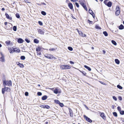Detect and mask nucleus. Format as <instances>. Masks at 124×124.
<instances>
[{
	"mask_svg": "<svg viewBox=\"0 0 124 124\" xmlns=\"http://www.w3.org/2000/svg\"><path fill=\"white\" fill-rule=\"evenodd\" d=\"M3 84L4 86H6V85H7L9 87H10L12 86V82L11 80H6Z\"/></svg>",
	"mask_w": 124,
	"mask_h": 124,
	"instance_id": "obj_1",
	"label": "nucleus"
},
{
	"mask_svg": "<svg viewBox=\"0 0 124 124\" xmlns=\"http://www.w3.org/2000/svg\"><path fill=\"white\" fill-rule=\"evenodd\" d=\"M104 3L109 7H110L112 5V2L108 0H105L104 1Z\"/></svg>",
	"mask_w": 124,
	"mask_h": 124,
	"instance_id": "obj_2",
	"label": "nucleus"
},
{
	"mask_svg": "<svg viewBox=\"0 0 124 124\" xmlns=\"http://www.w3.org/2000/svg\"><path fill=\"white\" fill-rule=\"evenodd\" d=\"M4 88H2V93L4 94L5 93V91L7 92H10V89L8 87H6V86H4Z\"/></svg>",
	"mask_w": 124,
	"mask_h": 124,
	"instance_id": "obj_3",
	"label": "nucleus"
},
{
	"mask_svg": "<svg viewBox=\"0 0 124 124\" xmlns=\"http://www.w3.org/2000/svg\"><path fill=\"white\" fill-rule=\"evenodd\" d=\"M79 2H80V4L84 8V9L85 10H86V11H87L88 10V9L85 4L83 2L79 1Z\"/></svg>",
	"mask_w": 124,
	"mask_h": 124,
	"instance_id": "obj_4",
	"label": "nucleus"
},
{
	"mask_svg": "<svg viewBox=\"0 0 124 124\" xmlns=\"http://www.w3.org/2000/svg\"><path fill=\"white\" fill-rule=\"evenodd\" d=\"M84 117L85 119L88 122L90 123H91L92 122V120L90 119V118L86 116L85 115H84Z\"/></svg>",
	"mask_w": 124,
	"mask_h": 124,
	"instance_id": "obj_5",
	"label": "nucleus"
},
{
	"mask_svg": "<svg viewBox=\"0 0 124 124\" xmlns=\"http://www.w3.org/2000/svg\"><path fill=\"white\" fill-rule=\"evenodd\" d=\"M45 57L48 59H52L53 58L55 59L56 58L54 57L52 55H45Z\"/></svg>",
	"mask_w": 124,
	"mask_h": 124,
	"instance_id": "obj_6",
	"label": "nucleus"
},
{
	"mask_svg": "<svg viewBox=\"0 0 124 124\" xmlns=\"http://www.w3.org/2000/svg\"><path fill=\"white\" fill-rule=\"evenodd\" d=\"M39 106L41 108L47 109H49L50 108V107L49 106L46 105H42L40 106Z\"/></svg>",
	"mask_w": 124,
	"mask_h": 124,
	"instance_id": "obj_7",
	"label": "nucleus"
},
{
	"mask_svg": "<svg viewBox=\"0 0 124 124\" xmlns=\"http://www.w3.org/2000/svg\"><path fill=\"white\" fill-rule=\"evenodd\" d=\"M53 91L56 94H57L58 93H61V90L59 89H58L56 88Z\"/></svg>",
	"mask_w": 124,
	"mask_h": 124,
	"instance_id": "obj_8",
	"label": "nucleus"
},
{
	"mask_svg": "<svg viewBox=\"0 0 124 124\" xmlns=\"http://www.w3.org/2000/svg\"><path fill=\"white\" fill-rule=\"evenodd\" d=\"M101 116L104 120L106 119V117L104 113L101 112L100 113Z\"/></svg>",
	"mask_w": 124,
	"mask_h": 124,
	"instance_id": "obj_9",
	"label": "nucleus"
},
{
	"mask_svg": "<svg viewBox=\"0 0 124 124\" xmlns=\"http://www.w3.org/2000/svg\"><path fill=\"white\" fill-rule=\"evenodd\" d=\"M0 54L1 57L0 58V61L2 62H4L5 61L4 56L1 52L0 53Z\"/></svg>",
	"mask_w": 124,
	"mask_h": 124,
	"instance_id": "obj_10",
	"label": "nucleus"
},
{
	"mask_svg": "<svg viewBox=\"0 0 124 124\" xmlns=\"http://www.w3.org/2000/svg\"><path fill=\"white\" fill-rule=\"evenodd\" d=\"M24 41V40L21 38H19L17 39V42L19 43H22Z\"/></svg>",
	"mask_w": 124,
	"mask_h": 124,
	"instance_id": "obj_11",
	"label": "nucleus"
},
{
	"mask_svg": "<svg viewBox=\"0 0 124 124\" xmlns=\"http://www.w3.org/2000/svg\"><path fill=\"white\" fill-rule=\"evenodd\" d=\"M68 6L71 9H73V10H74V9H73V6L72 4L70 2L68 4Z\"/></svg>",
	"mask_w": 124,
	"mask_h": 124,
	"instance_id": "obj_12",
	"label": "nucleus"
},
{
	"mask_svg": "<svg viewBox=\"0 0 124 124\" xmlns=\"http://www.w3.org/2000/svg\"><path fill=\"white\" fill-rule=\"evenodd\" d=\"M16 64L21 68H23L24 67V66L23 64L21 63L18 62H16Z\"/></svg>",
	"mask_w": 124,
	"mask_h": 124,
	"instance_id": "obj_13",
	"label": "nucleus"
},
{
	"mask_svg": "<svg viewBox=\"0 0 124 124\" xmlns=\"http://www.w3.org/2000/svg\"><path fill=\"white\" fill-rule=\"evenodd\" d=\"M5 15L7 19L10 20H12V17H10L9 15L7 13H6L5 14Z\"/></svg>",
	"mask_w": 124,
	"mask_h": 124,
	"instance_id": "obj_14",
	"label": "nucleus"
},
{
	"mask_svg": "<svg viewBox=\"0 0 124 124\" xmlns=\"http://www.w3.org/2000/svg\"><path fill=\"white\" fill-rule=\"evenodd\" d=\"M38 32L39 33L41 34H44V32L41 29H38Z\"/></svg>",
	"mask_w": 124,
	"mask_h": 124,
	"instance_id": "obj_15",
	"label": "nucleus"
},
{
	"mask_svg": "<svg viewBox=\"0 0 124 124\" xmlns=\"http://www.w3.org/2000/svg\"><path fill=\"white\" fill-rule=\"evenodd\" d=\"M79 33V34L81 36L83 37H85L86 36V35L85 34H83L81 31H80Z\"/></svg>",
	"mask_w": 124,
	"mask_h": 124,
	"instance_id": "obj_16",
	"label": "nucleus"
},
{
	"mask_svg": "<svg viewBox=\"0 0 124 124\" xmlns=\"http://www.w3.org/2000/svg\"><path fill=\"white\" fill-rule=\"evenodd\" d=\"M6 80V79L5 76L4 75H3L2 77V81L3 82V84L4 83Z\"/></svg>",
	"mask_w": 124,
	"mask_h": 124,
	"instance_id": "obj_17",
	"label": "nucleus"
},
{
	"mask_svg": "<svg viewBox=\"0 0 124 124\" xmlns=\"http://www.w3.org/2000/svg\"><path fill=\"white\" fill-rule=\"evenodd\" d=\"M84 66L85 68L86 69L89 71H90L91 70V69L89 67H88L86 65H84Z\"/></svg>",
	"mask_w": 124,
	"mask_h": 124,
	"instance_id": "obj_18",
	"label": "nucleus"
},
{
	"mask_svg": "<svg viewBox=\"0 0 124 124\" xmlns=\"http://www.w3.org/2000/svg\"><path fill=\"white\" fill-rule=\"evenodd\" d=\"M47 96L46 95H44L41 98L42 100H45L47 98Z\"/></svg>",
	"mask_w": 124,
	"mask_h": 124,
	"instance_id": "obj_19",
	"label": "nucleus"
},
{
	"mask_svg": "<svg viewBox=\"0 0 124 124\" xmlns=\"http://www.w3.org/2000/svg\"><path fill=\"white\" fill-rule=\"evenodd\" d=\"M119 29L122 30L124 28V26L122 24H121L118 27Z\"/></svg>",
	"mask_w": 124,
	"mask_h": 124,
	"instance_id": "obj_20",
	"label": "nucleus"
},
{
	"mask_svg": "<svg viewBox=\"0 0 124 124\" xmlns=\"http://www.w3.org/2000/svg\"><path fill=\"white\" fill-rule=\"evenodd\" d=\"M65 69H70L71 68V67L68 65H65Z\"/></svg>",
	"mask_w": 124,
	"mask_h": 124,
	"instance_id": "obj_21",
	"label": "nucleus"
},
{
	"mask_svg": "<svg viewBox=\"0 0 124 124\" xmlns=\"http://www.w3.org/2000/svg\"><path fill=\"white\" fill-rule=\"evenodd\" d=\"M9 52L10 53H12L14 52L13 51H14V50L13 47H12V48H10L9 49Z\"/></svg>",
	"mask_w": 124,
	"mask_h": 124,
	"instance_id": "obj_22",
	"label": "nucleus"
},
{
	"mask_svg": "<svg viewBox=\"0 0 124 124\" xmlns=\"http://www.w3.org/2000/svg\"><path fill=\"white\" fill-rule=\"evenodd\" d=\"M115 63L117 64L120 63V61L117 59H115Z\"/></svg>",
	"mask_w": 124,
	"mask_h": 124,
	"instance_id": "obj_23",
	"label": "nucleus"
},
{
	"mask_svg": "<svg viewBox=\"0 0 124 124\" xmlns=\"http://www.w3.org/2000/svg\"><path fill=\"white\" fill-rule=\"evenodd\" d=\"M79 71L80 72L82 73L84 76H87L86 75V72L83 71H81L79 70Z\"/></svg>",
	"mask_w": 124,
	"mask_h": 124,
	"instance_id": "obj_24",
	"label": "nucleus"
},
{
	"mask_svg": "<svg viewBox=\"0 0 124 124\" xmlns=\"http://www.w3.org/2000/svg\"><path fill=\"white\" fill-rule=\"evenodd\" d=\"M95 28L96 29L98 30H101V28L99 26L98 24L96 25L95 26Z\"/></svg>",
	"mask_w": 124,
	"mask_h": 124,
	"instance_id": "obj_25",
	"label": "nucleus"
},
{
	"mask_svg": "<svg viewBox=\"0 0 124 124\" xmlns=\"http://www.w3.org/2000/svg\"><path fill=\"white\" fill-rule=\"evenodd\" d=\"M41 48L39 46H38V47H37L36 49V50L37 52L38 51H41Z\"/></svg>",
	"mask_w": 124,
	"mask_h": 124,
	"instance_id": "obj_26",
	"label": "nucleus"
},
{
	"mask_svg": "<svg viewBox=\"0 0 124 124\" xmlns=\"http://www.w3.org/2000/svg\"><path fill=\"white\" fill-rule=\"evenodd\" d=\"M34 42L35 43L37 44L39 43V41L37 39H35L34 40Z\"/></svg>",
	"mask_w": 124,
	"mask_h": 124,
	"instance_id": "obj_27",
	"label": "nucleus"
},
{
	"mask_svg": "<svg viewBox=\"0 0 124 124\" xmlns=\"http://www.w3.org/2000/svg\"><path fill=\"white\" fill-rule=\"evenodd\" d=\"M87 22L89 23V24H93V21H91L89 20V19H88L87 20Z\"/></svg>",
	"mask_w": 124,
	"mask_h": 124,
	"instance_id": "obj_28",
	"label": "nucleus"
},
{
	"mask_svg": "<svg viewBox=\"0 0 124 124\" xmlns=\"http://www.w3.org/2000/svg\"><path fill=\"white\" fill-rule=\"evenodd\" d=\"M116 11H120V9L118 6H116Z\"/></svg>",
	"mask_w": 124,
	"mask_h": 124,
	"instance_id": "obj_29",
	"label": "nucleus"
},
{
	"mask_svg": "<svg viewBox=\"0 0 124 124\" xmlns=\"http://www.w3.org/2000/svg\"><path fill=\"white\" fill-rule=\"evenodd\" d=\"M103 33L105 36H107L108 35V33L106 31H104Z\"/></svg>",
	"mask_w": 124,
	"mask_h": 124,
	"instance_id": "obj_30",
	"label": "nucleus"
},
{
	"mask_svg": "<svg viewBox=\"0 0 124 124\" xmlns=\"http://www.w3.org/2000/svg\"><path fill=\"white\" fill-rule=\"evenodd\" d=\"M111 42L114 45L116 46L117 45V43L114 40H111Z\"/></svg>",
	"mask_w": 124,
	"mask_h": 124,
	"instance_id": "obj_31",
	"label": "nucleus"
},
{
	"mask_svg": "<svg viewBox=\"0 0 124 124\" xmlns=\"http://www.w3.org/2000/svg\"><path fill=\"white\" fill-rule=\"evenodd\" d=\"M120 11H116L115 12L116 15V16H118L120 13Z\"/></svg>",
	"mask_w": 124,
	"mask_h": 124,
	"instance_id": "obj_32",
	"label": "nucleus"
},
{
	"mask_svg": "<svg viewBox=\"0 0 124 124\" xmlns=\"http://www.w3.org/2000/svg\"><path fill=\"white\" fill-rule=\"evenodd\" d=\"M113 114L115 117H116L117 116V113L116 112H114L113 113Z\"/></svg>",
	"mask_w": 124,
	"mask_h": 124,
	"instance_id": "obj_33",
	"label": "nucleus"
},
{
	"mask_svg": "<svg viewBox=\"0 0 124 124\" xmlns=\"http://www.w3.org/2000/svg\"><path fill=\"white\" fill-rule=\"evenodd\" d=\"M25 40L26 42L28 43H30V40L29 39H28L27 38H25Z\"/></svg>",
	"mask_w": 124,
	"mask_h": 124,
	"instance_id": "obj_34",
	"label": "nucleus"
},
{
	"mask_svg": "<svg viewBox=\"0 0 124 124\" xmlns=\"http://www.w3.org/2000/svg\"><path fill=\"white\" fill-rule=\"evenodd\" d=\"M117 88L120 89H123V87L119 85H117Z\"/></svg>",
	"mask_w": 124,
	"mask_h": 124,
	"instance_id": "obj_35",
	"label": "nucleus"
},
{
	"mask_svg": "<svg viewBox=\"0 0 124 124\" xmlns=\"http://www.w3.org/2000/svg\"><path fill=\"white\" fill-rule=\"evenodd\" d=\"M54 101L55 103L58 104L60 102V101L58 100H54Z\"/></svg>",
	"mask_w": 124,
	"mask_h": 124,
	"instance_id": "obj_36",
	"label": "nucleus"
},
{
	"mask_svg": "<svg viewBox=\"0 0 124 124\" xmlns=\"http://www.w3.org/2000/svg\"><path fill=\"white\" fill-rule=\"evenodd\" d=\"M16 16L18 18H19L20 17V16L18 13H16Z\"/></svg>",
	"mask_w": 124,
	"mask_h": 124,
	"instance_id": "obj_37",
	"label": "nucleus"
},
{
	"mask_svg": "<svg viewBox=\"0 0 124 124\" xmlns=\"http://www.w3.org/2000/svg\"><path fill=\"white\" fill-rule=\"evenodd\" d=\"M13 30L14 31H16L17 30V27L16 26H14L13 27Z\"/></svg>",
	"mask_w": 124,
	"mask_h": 124,
	"instance_id": "obj_38",
	"label": "nucleus"
},
{
	"mask_svg": "<svg viewBox=\"0 0 124 124\" xmlns=\"http://www.w3.org/2000/svg\"><path fill=\"white\" fill-rule=\"evenodd\" d=\"M119 113L121 115H124V111L123 110H121L119 112Z\"/></svg>",
	"mask_w": 124,
	"mask_h": 124,
	"instance_id": "obj_39",
	"label": "nucleus"
},
{
	"mask_svg": "<svg viewBox=\"0 0 124 124\" xmlns=\"http://www.w3.org/2000/svg\"><path fill=\"white\" fill-rule=\"evenodd\" d=\"M25 57L24 56H21L20 57V59L21 60H24L25 59Z\"/></svg>",
	"mask_w": 124,
	"mask_h": 124,
	"instance_id": "obj_40",
	"label": "nucleus"
},
{
	"mask_svg": "<svg viewBox=\"0 0 124 124\" xmlns=\"http://www.w3.org/2000/svg\"><path fill=\"white\" fill-rule=\"evenodd\" d=\"M41 13L42 15L44 16H45L46 14V13L45 11H42L41 12Z\"/></svg>",
	"mask_w": 124,
	"mask_h": 124,
	"instance_id": "obj_41",
	"label": "nucleus"
},
{
	"mask_svg": "<svg viewBox=\"0 0 124 124\" xmlns=\"http://www.w3.org/2000/svg\"><path fill=\"white\" fill-rule=\"evenodd\" d=\"M59 106L61 107H62L64 106V105L63 103H61L60 102V103H59Z\"/></svg>",
	"mask_w": 124,
	"mask_h": 124,
	"instance_id": "obj_42",
	"label": "nucleus"
},
{
	"mask_svg": "<svg viewBox=\"0 0 124 124\" xmlns=\"http://www.w3.org/2000/svg\"><path fill=\"white\" fill-rule=\"evenodd\" d=\"M68 48L69 50L70 51H72L73 50V48L70 46H68Z\"/></svg>",
	"mask_w": 124,
	"mask_h": 124,
	"instance_id": "obj_43",
	"label": "nucleus"
},
{
	"mask_svg": "<svg viewBox=\"0 0 124 124\" xmlns=\"http://www.w3.org/2000/svg\"><path fill=\"white\" fill-rule=\"evenodd\" d=\"M10 42V41L8 40L7 41H6L5 42L6 44L8 45H9Z\"/></svg>",
	"mask_w": 124,
	"mask_h": 124,
	"instance_id": "obj_44",
	"label": "nucleus"
},
{
	"mask_svg": "<svg viewBox=\"0 0 124 124\" xmlns=\"http://www.w3.org/2000/svg\"><path fill=\"white\" fill-rule=\"evenodd\" d=\"M89 12L90 14H91V13H93V12L92 10L90 9V8L89 9Z\"/></svg>",
	"mask_w": 124,
	"mask_h": 124,
	"instance_id": "obj_45",
	"label": "nucleus"
},
{
	"mask_svg": "<svg viewBox=\"0 0 124 124\" xmlns=\"http://www.w3.org/2000/svg\"><path fill=\"white\" fill-rule=\"evenodd\" d=\"M38 95L39 96H40L42 95V93L40 92H38L37 93Z\"/></svg>",
	"mask_w": 124,
	"mask_h": 124,
	"instance_id": "obj_46",
	"label": "nucleus"
},
{
	"mask_svg": "<svg viewBox=\"0 0 124 124\" xmlns=\"http://www.w3.org/2000/svg\"><path fill=\"white\" fill-rule=\"evenodd\" d=\"M117 109L118 111L119 112L121 110V108L119 106H118L117 107Z\"/></svg>",
	"mask_w": 124,
	"mask_h": 124,
	"instance_id": "obj_47",
	"label": "nucleus"
},
{
	"mask_svg": "<svg viewBox=\"0 0 124 124\" xmlns=\"http://www.w3.org/2000/svg\"><path fill=\"white\" fill-rule=\"evenodd\" d=\"M113 99L115 100V101H116L117 100V98L115 96H112Z\"/></svg>",
	"mask_w": 124,
	"mask_h": 124,
	"instance_id": "obj_48",
	"label": "nucleus"
},
{
	"mask_svg": "<svg viewBox=\"0 0 124 124\" xmlns=\"http://www.w3.org/2000/svg\"><path fill=\"white\" fill-rule=\"evenodd\" d=\"M38 23L40 25H43V23L41 21H39L38 22Z\"/></svg>",
	"mask_w": 124,
	"mask_h": 124,
	"instance_id": "obj_49",
	"label": "nucleus"
},
{
	"mask_svg": "<svg viewBox=\"0 0 124 124\" xmlns=\"http://www.w3.org/2000/svg\"><path fill=\"white\" fill-rule=\"evenodd\" d=\"M75 4L76 5V6L78 8L79 7V5L78 4V3H77V2H76L75 3Z\"/></svg>",
	"mask_w": 124,
	"mask_h": 124,
	"instance_id": "obj_50",
	"label": "nucleus"
},
{
	"mask_svg": "<svg viewBox=\"0 0 124 124\" xmlns=\"http://www.w3.org/2000/svg\"><path fill=\"white\" fill-rule=\"evenodd\" d=\"M99 82H100V83H101V84H103L104 85H106V84L103 82H102V81H99Z\"/></svg>",
	"mask_w": 124,
	"mask_h": 124,
	"instance_id": "obj_51",
	"label": "nucleus"
},
{
	"mask_svg": "<svg viewBox=\"0 0 124 124\" xmlns=\"http://www.w3.org/2000/svg\"><path fill=\"white\" fill-rule=\"evenodd\" d=\"M65 65H62V66L61 68L62 69H65Z\"/></svg>",
	"mask_w": 124,
	"mask_h": 124,
	"instance_id": "obj_52",
	"label": "nucleus"
},
{
	"mask_svg": "<svg viewBox=\"0 0 124 124\" xmlns=\"http://www.w3.org/2000/svg\"><path fill=\"white\" fill-rule=\"evenodd\" d=\"M68 109L69 110V112L70 113L73 112L72 110L70 108H68Z\"/></svg>",
	"mask_w": 124,
	"mask_h": 124,
	"instance_id": "obj_53",
	"label": "nucleus"
},
{
	"mask_svg": "<svg viewBox=\"0 0 124 124\" xmlns=\"http://www.w3.org/2000/svg\"><path fill=\"white\" fill-rule=\"evenodd\" d=\"M24 94L25 96H27L28 95L29 93L28 92H25V93Z\"/></svg>",
	"mask_w": 124,
	"mask_h": 124,
	"instance_id": "obj_54",
	"label": "nucleus"
},
{
	"mask_svg": "<svg viewBox=\"0 0 124 124\" xmlns=\"http://www.w3.org/2000/svg\"><path fill=\"white\" fill-rule=\"evenodd\" d=\"M118 98L119 100L120 101H122V97L121 96H119L118 97Z\"/></svg>",
	"mask_w": 124,
	"mask_h": 124,
	"instance_id": "obj_55",
	"label": "nucleus"
},
{
	"mask_svg": "<svg viewBox=\"0 0 124 124\" xmlns=\"http://www.w3.org/2000/svg\"><path fill=\"white\" fill-rule=\"evenodd\" d=\"M70 116L71 117H73V112H71V113H70Z\"/></svg>",
	"mask_w": 124,
	"mask_h": 124,
	"instance_id": "obj_56",
	"label": "nucleus"
},
{
	"mask_svg": "<svg viewBox=\"0 0 124 124\" xmlns=\"http://www.w3.org/2000/svg\"><path fill=\"white\" fill-rule=\"evenodd\" d=\"M91 14L92 16L93 17V18H94L95 16V15L94 14V13H93H93H91V14Z\"/></svg>",
	"mask_w": 124,
	"mask_h": 124,
	"instance_id": "obj_57",
	"label": "nucleus"
},
{
	"mask_svg": "<svg viewBox=\"0 0 124 124\" xmlns=\"http://www.w3.org/2000/svg\"><path fill=\"white\" fill-rule=\"evenodd\" d=\"M17 49L16 48H14V51H13V52H16V50Z\"/></svg>",
	"mask_w": 124,
	"mask_h": 124,
	"instance_id": "obj_58",
	"label": "nucleus"
},
{
	"mask_svg": "<svg viewBox=\"0 0 124 124\" xmlns=\"http://www.w3.org/2000/svg\"><path fill=\"white\" fill-rule=\"evenodd\" d=\"M16 52L17 53H19L20 52V50L19 49H17L16 50Z\"/></svg>",
	"mask_w": 124,
	"mask_h": 124,
	"instance_id": "obj_59",
	"label": "nucleus"
},
{
	"mask_svg": "<svg viewBox=\"0 0 124 124\" xmlns=\"http://www.w3.org/2000/svg\"><path fill=\"white\" fill-rule=\"evenodd\" d=\"M55 50V49L54 48H52L51 49L50 48L49 49V50L50 51H53L54 50Z\"/></svg>",
	"mask_w": 124,
	"mask_h": 124,
	"instance_id": "obj_60",
	"label": "nucleus"
},
{
	"mask_svg": "<svg viewBox=\"0 0 124 124\" xmlns=\"http://www.w3.org/2000/svg\"><path fill=\"white\" fill-rule=\"evenodd\" d=\"M37 53L39 55H40L41 54V52L39 51H38V52H37Z\"/></svg>",
	"mask_w": 124,
	"mask_h": 124,
	"instance_id": "obj_61",
	"label": "nucleus"
},
{
	"mask_svg": "<svg viewBox=\"0 0 124 124\" xmlns=\"http://www.w3.org/2000/svg\"><path fill=\"white\" fill-rule=\"evenodd\" d=\"M70 63L71 64H74V63L72 61H70Z\"/></svg>",
	"mask_w": 124,
	"mask_h": 124,
	"instance_id": "obj_62",
	"label": "nucleus"
},
{
	"mask_svg": "<svg viewBox=\"0 0 124 124\" xmlns=\"http://www.w3.org/2000/svg\"><path fill=\"white\" fill-rule=\"evenodd\" d=\"M71 1L73 2H76L77 1V0H70Z\"/></svg>",
	"mask_w": 124,
	"mask_h": 124,
	"instance_id": "obj_63",
	"label": "nucleus"
},
{
	"mask_svg": "<svg viewBox=\"0 0 124 124\" xmlns=\"http://www.w3.org/2000/svg\"><path fill=\"white\" fill-rule=\"evenodd\" d=\"M71 16L73 19H76V18L73 16V15L72 14H71Z\"/></svg>",
	"mask_w": 124,
	"mask_h": 124,
	"instance_id": "obj_64",
	"label": "nucleus"
}]
</instances>
